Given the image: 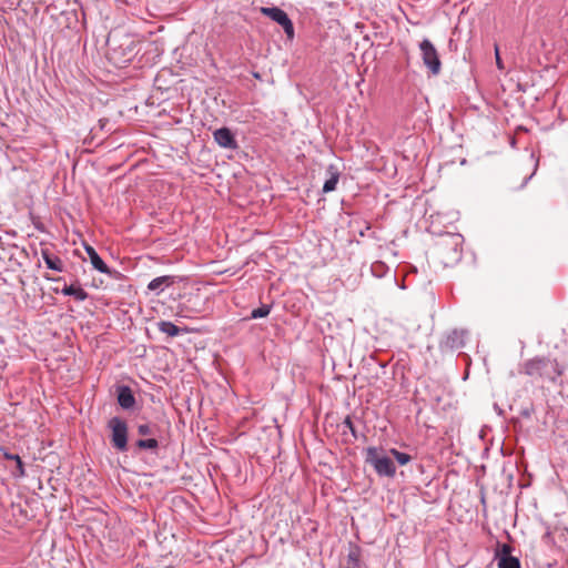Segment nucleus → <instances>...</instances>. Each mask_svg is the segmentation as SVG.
Instances as JSON below:
<instances>
[{
	"instance_id": "21",
	"label": "nucleus",
	"mask_w": 568,
	"mask_h": 568,
	"mask_svg": "<svg viewBox=\"0 0 568 568\" xmlns=\"http://www.w3.org/2000/svg\"><path fill=\"white\" fill-rule=\"evenodd\" d=\"M138 433L141 436L153 435L154 428L149 424H140L138 426Z\"/></svg>"
},
{
	"instance_id": "3",
	"label": "nucleus",
	"mask_w": 568,
	"mask_h": 568,
	"mask_svg": "<svg viewBox=\"0 0 568 568\" xmlns=\"http://www.w3.org/2000/svg\"><path fill=\"white\" fill-rule=\"evenodd\" d=\"M464 239L460 234H447L439 244L445 265L455 264L462 258Z\"/></svg>"
},
{
	"instance_id": "10",
	"label": "nucleus",
	"mask_w": 568,
	"mask_h": 568,
	"mask_svg": "<svg viewBox=\"0 0 568 568\" xmlns=\"http://www.w3.org/2000/svg\"><path fill=\"white\" fill-rule=\"evenodd\" d=\"M84 250H85V252H87V254H88V256L90 258V262H91L92 266L97 271H99L100 273H103V274H111V271H110L109 266L100 257V255L97 253L94 247H92L89 244H85L84 245Z\"/></svg>"
},
{
	"instance_id": "9",
	"label": "nucleus",
	"mask_w": 568,
	"mask_h": 568,
	"mask_svg": "<svg viewBox=\"0 0 568 568\" xmlns=\"http://www.w3.org/2000/svg\"><path fill=\"white\" fill-rule=\"evenodd\" d=\"M214 141L224 149L235 150L237 142L229 128H220L213 132Z\"/></svg>"
},
{
	"instance_id": "18",
	"label": "nucleus",
	"mask_w": 568,
	"mask_h": 568,
	"mask_svg": "<svg viewBox=\"0 0 568 568\" xmlns=\"http://www.w3.org/2000/svg\"><path fill=\"white\" fill-rule=\"evenodd\" d=\"M135 445L140 449L155 450L159 447V442L155 438L139 439Z\"/></svg>"
},
{
	"instance_id": "16",
	"label": "nucleus",
	"mask_w": 568,
	"mask_h": 568,
	"mask_svg": "<svg viewBox=\"0 0 568 568\" xmlns=\"http://www.w3.org/2000/svg\"><path fill=\"white\" fill-rule=\"evenodd\" d=\"M4 458L8 460L17 462V468L13 471L16 477H23L26 475L24 465L19 455L6 453Z\"/></svg>"
},
{
	"instance_id": "2",
	"label": "nucleus",
	"mask_w": 568,
	"mask_h": 568,
	"mask_svg": "<svg viewBox=\"0 0 568 568\" xmlns=\"http://www.w3.org/2000/svg\"><path fill=\"white\" fill-rule=\"evenodd\" d=\"M365 462L373 466L378 476L394 477L396 474L395 464L381 448L367 447Z\"/></svg>"
},
{
	"instance_id": "4",
	"label": "nucleus",
	"mask_w": 568,
	"mask_h": 568,
	"mask_svg": "<svg viewBox=\"0 0 568 568\" xmlns=\"http://www.w3.org/2000/svg\"><path fill=\"white\" fill-rule=\"evenodd\" d=\"M108 427L111 429L112 446L119 452L128 450V425L126 423L114 416L108 422Z\"/></svg>"
},
{
	"instance_id": "17",
	"label": "nucleus",
	"mask_w": 568,
	"mask_h": 568,
	"mask_svg": "<svg viewBox=\"0 0 568 568\" xmlns=\"http://www.w3.org/2000/svg\"><path fill=\"white\" fill-rule=\"evenodd\" d=\"M339 179V173L337 171H334L331 173V178L327 179L323 185V192L329 193L336 189L337 182Z\"/></svg>"
},
{
	"instance_id": "14",
	"label": "nucleus",
	"mask_w": 568,
	"mask_h": 568,
	"mask_svg": "<svg viewBox=\"0 0 568 568\" xmlns=\"http://www.w3.org/2000/svg\"><path fill=\"white\" fill-rule=\"evenodd\" d=\"M156 325L161 333L166 334L170 337H175L186 332V328L179 327L169 321H160Z\"/></svg>"
},
{
	"instance_id": "13",
	"label": "nucleus",
	"mask_w": 568,
	"mask_h": 568,
	"mask_svg": "<svg viewBox=\"0 0 568 568\" xmlns=\"http://www.w3.org/2000/svg\"><path fill=\"white\" fill-rule=\"evenodd\" d=\"M41 255L48 268L63 272L64 265L59 256L52 255L48 250H42Z\"/></svg>"
},
{
	"instance_id": "1",
	"label": "nucleus",
	"mask_w": 568,
	"mask_h": 568,
	"mask_svg": "<svg viewBox=\"0 0 568 568\" xmlns=\"http://www.w3.org/2000/svg\"><path fill=\"white\" fill-rule=\"evenodd\" d=\"M524 373L534 379L556 382L562 374L557 361L548 358H532L524 365Z\"/></svg>"
},
{
	"instance_id": "24",
	"label": "nucleus",
	"mask_w": 568,
	"mask_h": 568,
	"mask_svg": "<svg viewBox=\"0 0 568 568\" xmlns=\"http://www.w3.org/2000/svg\"><path fill=\"white\" fill-rule=\"evenodd\" d=\"M496 62H497V65L500 68V58H499L498 48H496Z\"/></svg>"
},
{
	"instance_id": "20",
	"label": "nucleus",
	"mask_w": 568,
	"mask_h": 568,
	"mask_svg": "<svg viewBox=\"0 0 568 568\" xmlns=\"http://www.w3.org/2000/svg\"><path fill=\"white\" fill-rule=\"evenodd\" d=\"M389 453L394 456V458L397 460L399 465H406L412 459V457L408 454L402 453L395 448H392Z\"/></svg>"
},
{
	"instance_id": "23",
	"label": "nucleus",
	"mask_w": 568,
	"mask_h": 568,
	"mask_svg": "<svg viewBox=\"0 0 568 568\" xmlns=\"http://www.w3.org/2000/svg\"><path fill=\"white\" fill-rule=\"evenodd\" d=\"M537 169H538V160H536V161H535L534 172H532L529 176H527V178L525 179V181H524V183H523V185H521V186H525V185L527 184V182H528V181L532 178V175L536 173Z\"/></svg>"
},
{
	"instance_id": "6",
	"label": "nucleus",
	"mask_w": 568,
	"mask_h": 568,
	"mask_svg": "<svg viewBox=\"0 0 568 568\" xmlns=\"http://www.w3.org/2000/svg\"><path fill=\"white\" fill-rule=\"evenodd\" d=\"M261 12L278 23L287 34H293V23L284 10L278 7H263Z\"/></svg>"
},
{
	"instance_id": "8",
	"label": "nucleus",
	"mask_w": 568,
	"mask_h": 568,
	"mask_svg": "<svg viewBox=\"0 0 568 568\" xmlns=\"http://www.w3.org/2000/svg\"><path fill=\"white\" fill-rule=\"evenodd\" d=\"M467 336L468 332L466 329H453L442 342V347L450 351L463 348Z\"/></svg>"
},
{
	"instance_id": "15",
	"label": "nucleus",
	"mask_w": 568,
	"mask_h": 568,
	"mask_svg": "<svg viewBox=\"0 0 568 568\" xmlns=\"http://www.w3.org/2000/svg\"><path fill=\"white\" fill-rule=\"evenodd\" d=\"M61 293L67 296H73L79 302L85 301L89 296L82 287L74 285H65Z\"/></svg>"
},
{
	"instance_id": "19",
	"label": "nucleus",
	"mask_w": 568,
	"mask_h": 568,
	"mask_svg": "<svg viewBox=\"0 0 568 568\" xmlns=\"http://www.w3.org/2000/svg\"><path fill=\"white\" fill-rule=\"evenodd\" d=\"M272 306L268 304H262L260 307L254 308L251 312V318H263L266 317L271 312Z\"/></svg>"
},
{
	"instance_id": "7",
	"label": "nucleus",
	"mask_w": 568,
	"mask_h": 568,
	"mask_svg": "<svg viewBox=\"0 0 568 568\" xmlns=\"http://www.w3.org/2000/svg\"><path fill=\"white\" fill-rule=\"evenodd\" d=\"M511 551L513 547L510 545H498L495 554V558L498 562V568H521L519 559L513 556Z\"/></svg>"
},
{
	"instance_id": "22",
	"label": "nucleus",
	"mask_w": 568,
	"mask_h": 568,
	"mask_svg": "<svg viewBox=\"0 0 568 568\" xmlns=\"http://www.w3.org/2000/svg\"><path fill=\"white\" fill-rule=\"evenodd\" d=\"M344 425L351 430L352 435L357 438L356 429L354 427V424L349 417H346L344 420Z\"/></svg>"
},
{
	"instance_id": "12",
	"label": "nucleus",
	"mask_w": 568,
	"mask_h": 568,
	"mask_svg": "<svg viewBox=\"0 0 568 568\" xmlns=\"http://www.w3.org/2000/svg\"><path fill=\"white\" fill-rule=\"evenodd\" d=\"M174 283V277L171 275H163L153 278L148 284V290L154 292L156 295L161 294L164 287L171 286Z\"/></svg>"
},
{
	"instance_id": "5",
	"label": "nucleus",
	"mask_w": 568,
	"mask_h": 568,
	"mask_svg": "<svg viewBox=\"0 0 568 568\" xmlns=\"http://www.w3.org/2000/svg\"><path fill=\"white\" fill-rule=\"evenodd\" d=\"M419 49L424 64L429 69L432 74L437 75L442 69V62L436 48L428 39H424L419 43Z\"/></svg>"
},
{
	"instance_id": "11",
	"label": "nucleus",
	"mask_w": 568,
	"mask_h": 568,
	"mask_svg": "<svg viewBox=\"0 0 568 568\" xmlns=\"http://www.w3.org/2000/svg\"><path fill=\"white\" fill-rule=\"evenodd\" d=\"M118 403L123 409H131L135 405V397L129 386L118 388Z\"/></svg>"
}]
</instances>
